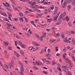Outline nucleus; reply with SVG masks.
Listing matches in <instances>:
<instances>
[{"label":"nucleus","mask_w":75,"mask_h":75,"mask_svg":"<svg viewBox=\"0 0 75 75\" xmlns=\"http://www.w3.org/2000/svg\"><path fill=\"white\" fill-rule=\"evenodd\" d=\"M8 67L9 68H11L12 67H14V66L12 65L10 63L8 65Z\"/></svg>","instance_id":"14"},{"label":"nucleus","mask_w":75,"mask_h":75,"mask_svg":"<svg viewBox=\"0 0 75 75\" xmlns=\"http://www.w3.org/2000/svg\"><path fill=\"white\" fill-rule=\"evenodd\" d=\"M31 23L32 24H34V23H35L33 21H30Z\"/></svg>","instance_id":"53"},{"label":"nucleus","mask_w":75,"mask_h":75,"mask_svg":"<svg viewBox=\"0 0 75 75\" xmlns=\"http://www.w3.org/2000/svg\"><path fill=\"white\" fill-rule=\"evenodd\" d=\"M67 42L68 43H71V41H70V40H68L67 41Z\"/></svg>","instance_id":"57"},{"label":"nucleus","mask_w":75,"mask_h":75,"mask_svg":"<svg viewBox=\"0 0 75 75\" xmlns=\"http://www.w3.org/2000/svg\"><path fill=\"white\" fill-rule=\"evenodd\" d=\"M63 68L64 69L63 70H65V69H66L67 71H68V67H67L66 66H64L63 67Z\"/></svg>","instance_id":"20"},{"label":"nucleus","mask_w":75,"mask_h":75,"mask_svg":"<svg viewBox=\"0 0 75 75\" xmlns=\"http://www.w3.org/2000/svg\"><path fill=\"white\" fill-rule=\"evenodd\" d=\"M33 50H33V51H35V50L38 49V48L37 47H35V48L33 47Z\"/></svg>","instance_id":"43"},{"label":"nucleus","mask_w":75,"mask_h":75,"mask_svg":"<svg viewBox=\"0 0 75 75\" xmlns=\"http://www.w3.org/2000/svg\"><path fill=\"white\" fill-rule=\"evenodd\" d=\"M57 12H58V11H54V15H55V14H56L57 13Z\"/></svg>","instance_id":"35"},{"label":"nucleus","mask_w":75,"mask_h":75,"mask_svg":"<svg viewBox=\"0 0 75 75\" xmlns=\"http://www.w3.org/2000/svg\"><path fill=\"white\" fill-rule=\"evenodd\" d=\"M33 69H37V67L35 66H33Z\"/></svg>","instance_id":"51"},{"label":"nucleus","mask_w":75,"mask_h":75,"mask_svg":"<svg viewBox=\"0 0 75 75\" xmlns=\"http://www.w3.org/2000/svg\"><path fill=\"white\" fill-rule=\"evenodd\" d=\"M72 58H73L74 61L75 62V58L74 57H72Z\"/></svg>","instance_id":"64"},{"label":"nucleus","mask_w":75,"mask_h":75,"mask_svg":"<svg viewBox=\"0 0 75 75\" xmlns=\"http://www.w3.org/2000/svg\"><path fill=\"white\" fill-rule=\"evenodd\" d=\"M8 49L9 50H11V47H10V46H9L8 48Z\"/></svg>","instance_id":"63"},{"label":"nucleus","mask_w":75,"mask_h":75,"mask_svg":"<svg viewBox=\"0 0 75 75\" xmlns=\"http://www.w3.org/2000/svg\"><path fill=\"white\" fill-rule=\"evenodd\" d=\"M2 15L4 16L5 17H7V15H6V13H3L2 14Z\"/></svg>","instance_id":"31"},{"label":"nucleus","mask_w":75,"mask_h":75,"mask_svg":"<svg viewBox=\"0 0 75 75\" xmlns=\"http://www.w3.org/2000/svg\"><path fill=\"white\" fill-rule=\"evenodd\" d=\"M14 53L16 55V57H17L18 58V57H20V54H19L18 53H17L16 52H14Z\"/></svg>","instance_id":"11"},{"label":"nucleus","mask_w":75,"mask_h":75,"mask_svg":"<svg viewBox=\"0 0 75 75\" xmlns=\"http://www.w3.org/2000/svg\"><path fill=\"white\" fill-rule=\"evenodd\" d=\"M6 3L7 5V6L8 7V8H6V9H8V8H10V5H9V4H8V3H7V2H6Z\"/></svg>","instance_id":"15"},{"label":"nucleus","mask_w":75,"mask_h":75,"mask_svg":"<svg viewBox=\"0 0 75 75\" xmlns=\"http://www.w3.org/2000/svg\"><path fill=\"white\" fill-rule=\"evenodd\" d=\"M64 17H63V16H62V14H60L59 18L58 19V20L59 21L58 23H56V25H59V24H61V22H62V21H61V20H63V18Z\"/></svg>","instance_id":"2"},{"label":"nucleus","mask_w":75,"mask_h":75,"mask_svg":"<svg viewBox=\"0 0 75 75\" xmlns=\"http://www.w3.org/2000/svg\"><path fill=\"white\" fill-rule=\"evenodd\" d=\"M20 52L22 55L24 56V52L23 50H21Z\"/></svg>","instance_id":"16"},{"label":"nucleus","mask_w":75,"mask_h":75,"mask_svg":"<svg viewBox=\"0 0 75 75\" xmlns=\"http://www.w3.org/2000/svg\"><path fill=\"white\" fill-rule=\"evenodd\" d=\"M7 13L9 16H10V17H12V15H11V14H10V13Z\"/></svg>","instance_id":"47"},{"label":"nucleus","mask_w":75,"mask_h":75,"mask_svg":"<svg viewBox=\"0 0 75 75\" xmlns=\"http://www.w3.org/2000/svg\"><path fill=\"white\" fill-rule=\"evenodd\" d=\"M42 60L44 63H45V62H47V60H46V59H42Z\"/></svg>","instance_id":"28"},{"label":"nucleus","mask_w":75,"mask_h":75,"mask_svg":"<svg viewBox=\"0 0 75 75\" xmlns=\"http://www.w3.org/2000/svg\"><path fill=\"white\" fill-rule=\"evenodd\" d=\"M71 33L72 34H75V31H71Z\"/></svg>","instance_id":"49"},{"label":"nucleus","mask_w":75,"mask_h":75,"mask_svg":"<svg viewBox=\"0 0 75 75\" xmlns=\"http://www.w3.org/2000/svg\"><path fill=\"white\" fill-rule=\"evenodd\" d=\"M60 54H58V53H57V54H56V55L57 56H58V57H59V55H60Z\"/></svg>","instance_id":"61"},{"label":"nucleus","mask_w":75,"mask_h":75,"mask_svg":"<svg viewBox=\"0 0 75 75\" xmlns=\"http://www.w3.org/2000/svg\"><path fill=\"white\" fill-rule=\"evenodd\" d=\"M68 24H69V27H72V24L71 23V22H69Z\"/></svg>","instance_id":"33"},{"label":"nucleus","mask_w":75,"mask_h":75,"mask_svg":"<svg viewBox=\"0 0 75 75\" xmlns=\"http://www.w3.org/2000/svg\"><path fill=\"white\" fill-rule=\"evenodd\" d=\"M13 20H14V21H18V18H13Z\"/></svg>","instance_id":"36"},{"label":"nucleus","mask_w":75,"mask_h":75,"mask_svg":"<svg viewBox=\"0 0 75 75\" xmlns=\"http://www.w3.org/2000/svg\"><path fill=\"white\" fill-rule=\"evenodd\" d=\"M72 3L73 4H74V5H75V0H73Z\"/></svg>","instance_id":"37"},{"label":"nucleus","mask_w":75,"mask_h":75,"mask_svg":"<svg viewBox=\"0 0 75 75\" xmlns=\"http://www.w3.org/2000/svg\"><path fill=\"white\" fill-rule=\"evenodd\" d=\"M62 38H64V34H62Z\"/></svg>","instance_id":"60"},{"label":"nucleus","mask_w":75,"mask_h":75,"mask_svg":"<svg viewBox=\"0 0 75 75\" xmlns=\"http://www.w3.org/2000/svg\"><path fill=\"white\" fill-rule=\"evenodd\" d=\"M40 25H41V27L42 28H45L47 27V24H45L44 25L42 24H40Z\"/></svg>","instance_id":"8"},{"label":"nucleus","mask_w":75,"mask_h":75,"mask_svg":"<svg viewBox=\"0 0 75 75\" xmlns=\"http://www.w3.org/2000/svg\"><path fill=\"white\" fill-rule=\"evenodd\" d=\"M20 21H21V22H23L24 21L23 20V19L22 17L20 18Z\"/></svg>","instance_id":"26"},{"label":"nucleus","mask_w":75,"mask_h":75,"mask_svg":"<svg viewBox=\"0 0 75 75\" xmlns=\"http://www.w3.org/2000/svg\"><path fill=\"white\" fill-rule=\"evenodd\" d=\"M17 41H16V40L15 41V44L16 46H17Z\"/></svg>","instance_id":"44"},{"label":"nucleus","mask_w":75,"mask_h":75,"mask_svg":"<svg viewBox=\"0 0 75 75\" xmlns=\"http://www.w3.org/2000/svg\"><path fill=\"white\" fill-rule=\"evenodd\" d=\"M43 73H44V74H47V71L45 72V71H43Z\"/></svg>","instance_id":"52"},{"label":"nucleus","mask_w":75,"mask_h":75,"mask_svg":"<svg viewBox=\"0 0 75 75\" xmlns=\"http://www.w3.org/2000/svg\"><path fill=\"white\" fill-rule=\"evenodd\" d=\"M67 8L68 11H69L70 10V9H71V6L70 5H68L67 7Z\"/></svg>","instance_id":"17"},{"label":"nucleus","mask_w":75,"mask_h":75,"mask_svg":"<svg viewBox=\"0 0 75 75\" xmlns=\"http://www.w3.org/2000/svg\"><path fill=\"white\" fill-rule=\"evenodd\" d=\"M35 35L36 37V38H40V36H39V35L37 34H35Z\"/></svg>","instance_id":"30"},{"label":"nucleus","mask_w":75,"mask_h":75,"mask_svg":"<svg viewBox=\"0 0 75 75\" xmlns=\"http://www.w3.org/2000/svg\"><path fill=\"white\" fill-rule=\"evenodd\" d=\"M62 14V16H63V19H64V16H65L66 15V12H64L63 14Z\"/></svg>","instance_id":"22"},{"label":"nucleus","mask_w":75,"mask_h":75,"mask_svg":"<svg viewBox=\"0 0 75 75\" xmlns=\"http://www.w3.org/2000/svg\"><path fill=\"white\" fill-rule=\"evenodd\" d=\"M40 8H43V9H45V8L44 7L40 6Z\"/></svg>","instance_id":"55"},{"label":"nucleus","mask_w":75,"mask_h":75,"mask_svg":"<svg viewBox=\"0 0 75 75\" xmlns=\"http://www.w3.org/2000/svg\"><path fill=\"white\" fill-rule=\"evenodd\" d=\"M19 64L20 65H22V66H23V63H21V62L20 61L19 62Z\"/></svg>","instance_id":"48"},{"label":"nucleus","mask_w":75,"mask_h":75,"mask_svg":"<svg viewBox=\"0 0 75 75\" xmlns=\"http://www.w3.org/2000/svg\"><path fill=\"white\" fill-rule=\"evenodd\" d=\"M58 14L57 15V16H55L54 17V18H53V21H57V18H58V17L59 16V14H60V12H59L57 13Z\"/></svg>","instance_id":"3"},{"label":"nucleus","mask_w":75,"mask_h":75,"mask_svg":"<svg viewBox=\"0 0 75 75\" xmlns=\"http://www.w3.org/2000/svg\"><path fill=\"white\" fill-rule=\"evenodd\" d=\"M51 52V50L50 49H47V52L48 53H50Z\"/></svg>","instance_id":"38"},{"label":"nucleus","mask_w":75,"mask_h":75,"mask_svg":"<svg viewBox=\"0 0 75 75\" xmlns=\"http://www.w3.org/2000/svg\"><path fill=\"white\" fill-rule=\"evenodd\" d=\"M32 43L33 45H34L36 46H40V44L37 43V42H32Z\"/></svg>","instance_id":"6"},{"label":"nucleus","mask_w":75,"mask_h":75,"mask_svg":"<svg viewBox=\"0 0 75 75\" xmlns=\"http://www.w3.org/2000/svg\"><path fill=\"white\" fill-rule=\"evenodd\" d=\"M72 44L73 45H75V39L73 38L72 40Z\"/></svg>","instance_id":"7"},{"label":"nucleus","mask_w":75,"mask_h":75,"mask_svg":"<svg viewBox=\"0 0 75 75\" xmlns=\"http://www.w3.org/2000/svg\"><path fill=\"white\" fill-rule=\"evenodd\" d=\"M24 67L23 66H21V73H24Z\"/></svg>","instance_id":"4"},{"label":"nucleus","mask_w":75,"mask_h":75,"mask_svg":"<svg viewBox=\"0 0 75 75\" xmlns=\"http://www.w3.org/2000/svg\"><path fill=\"white\" fill-rule=\"evenodd\" d=\"M67 38H66L64 39L63 41L67 42Z\"/></svg>","instance_id":"25"},{"label":"nucleus","mask_w":75,"mask_h":75,"mask_svg":"<svg viewBox=\"0 0 75 75\" xmlns=\"http://www.w3.org/2000/svg\"><path fill=\"white\" fill-rule=\"evenodd\" d=\"M54 36L57 38H58V37H59V36H60V35L58 33H57L56 34H54Z\"/></svg>","instance_id":"13"},{"label":"nucleus","mask_w":75,"mask_h":75,"mask_svg":"<svg viewBox=\"0 0 75 75\" xmlns=\"http://www.w3.org/2000/svg\"><path fill=\"white\" fill-rule=\"evenodd\" d=\"M63 71H64V72H67V74H68V72H69L68 70V71L67 70V69L63 70Z\"/></svg>","instance_id":"42"},{"label":"nucleus","mask_w":75,"mask_h":75,"mask_svg":"<svg viewBox=\"0 0 75 75\" xmlns=\"http://www.w3.org/2000/svg\"><path fill=\"white\" fill-rule=\"evenodd\" d=\"M4 6H5L6 7H7V8L8 7V5H7V4H5L4 5Z\"/></svg>","instance_id":"56"},{"label":"nucleus","mask_w":75,"mask_h":75,"mask_svg":"<svg viewBox=\"0 0 75 75\" xmlns=\"http://www.w3.org/2000/svg\"><path fill=\"white\" fill-rule=\"evenodd\" d=\"M33 47H30L29 48V50H33Z\"/></svg>","instance_id":"39"},{"label":"nucleus","mask_w":75,"mask_h":75,"mask_svg":"<svg viewBox=\"0 0 75 75\" xmlns=\"http://www.w3.org/2000/svg\"><path fill=\"white\" fill-rule=\"evenodd\" d=\"M21 46L22 48H26V46L24 44H22Z\"/></svg>","instance_id":"19"},{"label":"nucleus","mask_w":75,"mask_h":75,"mask_svg":"<svg viewBox=\"0 0 75 75\" xmlns=\"http://www.w3.org/2000/svg\"><path fill=\"white\" fill-rule=\"evenodd\" d=\"M67 55V54L66 53H64V54L63 55V58L65 59V56Z\"/></svg>","instance_id":"29"},{"label":"nucleus","mask_w":75,"mask_h":75,"mask_svg":"<svg viewBox=\"0 0 75 75\" xmlns=\"http://www.w3.org/2000/svg\"><path fill=\"white\" fill-rule=\"evenodd\" d=\"M47 35V33L45 32H43L42 33V36L43 37H46V35Z\"/></svg>","instance_id":"9"},{"label":"nucleus","mask_w":75,"mask_h":75,"mask_svg":"<svg viewBox=\"0 0 75 75\" xmlns=\"http://www.w3.org/2000/svg\"><path fill=\"white\" fill-rule=\"evenodd\" d=\"M46 62L47 63V64H49L51 63V62L50 61H47Z\"/></svg>","instance_id":"34"},{"label":"nucleus","mask_w":75,"mask_h":75,"mask_svg":"<svg viewBox=\"0 0 75 75\" xmlns=\"http://www.w3.org/2000/svg\"><path fill=\"white\" fill-rule=\"evenodd\" d=\"M43 38H44L42 36H41L40 38V40L41 41H43Z\"/></svg>","instance_id":"32"},{"label":"nucleus","mask_w":75,"mask_h":75,"mask_svg":"<svg viewBox=\"0 0 75 75\" xmlns=\"http://www.w3.org/2000/svg\"><path fill=\"white\" fill-rule=\"evenodd\" d=\"M36 4V3H35V2L34 1L33 2H32V4H31V6H33L34 4Z\"/></svg>","instance_id":"23"},{"label":"nucleus","mask_w":75,"mask_h":75,"mask_svg":"<svg viewBox=\"0 0 75 75\" xmlns=\"http://www.w3.org/2000/svg\"><path fill=\"white\" fill-rule=\"evenodd\" d=\"M56 64H57V63H53L52 64V65H55Z\"/></svg>","instance_id":"58"},{"label":"nucleus","mask_w":75,"mask_h":75,"mask_svg":"<svg viewBox=\"0 0 75 75\" xmlns=\"http://www.w3.org/2000/svg\"><path fill=\"white\" fill-rule=\"evenodd\" d=\"M67 49V47H65L64 48L63 50V52H65V49Z\"/></svg>","instance_id":"50"},{"label":"nucleus","mask_w":75,"mask_h":75,"mask_svg":"<svg viewBox=\"0 0 75 75\" xmlns=\"http://www.w3.org/2000/svg\"><path fill=\"white\" fill-rule=\"evenodd\" d=\"M36 62V64H37V65H38L40 64V63H39V62H38L37 61Z\"/></svg>","instance_id":"62"},{"label":"nucleus","mask_w":75,"mask_h":75,"mask_svg":"<svg viewBox=\"0 0 75 75\" xmlns=\"http://www.w3.org/2000/svg\"><path fill=\"white\" fill-rule=\"evenodd\" d=\"M4 43L6 47H7L8 46V42H4Z\"/></svg>","instance_id":"12"},{"label":"nucleus","mask_w":75,"mask_h":75,"mask_svg":"<svg viewBox=\"0 0 75 75\" xmlns=\"http://www.w3.org/2000/svg\"><path fill=\"white\" fill-rule=\"evenodd\" d=\"M72 0H65L62 5V8H65V7H66L67 6V3H71V2H72Z\"/></svg>","instance_id":"1"},{"label":"nucleus","mask_w":75,"mask_h":75,"mask_svg":"<svg viewBox=\"0 0 75 75\" xmlns=\"http://www.w3.org/2000/svg\"><path fill=\"white\" fill-rule=\"evenodd\" d=\"M47 4H51V2H48Z\"/></svg>","instance_id":"59"},{"label":"nucleus","mask_w":75,"mask_h":75,"mask_svg":"<svg viewBox=\"0 0 75 75\" xmlns=\"http://www.w3.org/2000/svg\"><path fill=\"white\" fill-rule=\"evenodd\" d=\"M4 66L7 69H8L9 67L6 64H4Z\"/></svg>","instance_id":"18"},{"label":"nucleus","mask_w":75,"mask_h":75,"mask_svg":"<svg viewBox=\"0 0 75 75\" xmlns=\"http://www.w3.org/2000/svg\"><path fill=\"white\" fill-rule=\"evenodd\" d=\"M7 28H8V29H11V28L12 27V25H11L9 24V23H7Z\"/></svg>","instance_id":"5"},{"label":"nucleus","mask_w":75,"mask_h":75,"mask_svg":"<svg viewBox=\"0 0 75 75\" xmlns=\"http://www.w3.org/2000/svg\"><path fill=\"white\" fill-rule=\"evenodd\" d=\"M55 10L54 11H58V7H55Z\"/></svg>","instance_id":"45"},{"label":"nucleus","mask_w":75,"mask_h":75,"mask_svg":"<svg viewBox=\"0 0 75 75\" xmlns=\"http://www.w3.org/2000/svg\"><path fill=\"white\" fill-rule=\"evenodd\" d=\"M57 69H58V70H59V71H61V68L60 67H59V66L57 68Z\"/></svg>","instance_id":"54"},{"label":"nucleus","mask_w":75,"mask_h":75,"mask_svg":"<svg viewBox=\"0 0 75 75\" xmlns=\"http://www.w3.org/2000/svg\"><path fill=\"white\" fill-rule=\"evenodd\" d=\"M18 44L20 45H21L23 44V43L21 41H17Z\"/></svg>","instance_id":"10"},{"label":"nucleus","mask_w":75,"mask_h":75,"mask_svg":"<svg viewBox=\"0 0 75 75\" xmlns=\"http://www.w3.org/2000/svg\"><path fill=\"white\" fill-rule=\"evenodd\" d=\"M19 14L20 16H21V17H23V13L21 12H19Z\"/></svg>","instance_id":"21"},{"label":"nucleus","mask_w":75,"mask_h":75,"mask_svg":"<svg viewBox=\"0 0 75 75\" xmlns=\"http://www.w3.org/2000/svg\"><path fill=\"white\" fill-rule=\"evenodd\" d=\"M66 20L67 21H69V18H68V16H67L66 17Z\"/></svg>","instance_id":"27"},{"label":"nucleus","mask_w":75,"mask_h":75,"mask_svg":"<svg viewBox=\"0 0 75 75\" xmlns=\"http://www.w3.org/2000/svg\"><path fill=\"white\" fill-rule=\"evenodd\" d=\"M32 1H29L28 2V3L29 4H30L31 6V4H32Z\"/></svg>","instance_id":"46"},{"label":"nucleus","mask_w":75,"mask_h":75,"mask_svg":"<svg viewBox=\"0 0 75 75\" xmlns=\"http://www.w3.org/2000/svg\"><path fill=\"white\" fill-rule=\"evenodd\" d=\"M67 74H69L68 75H71V71H68L67 72Z\"/></svg>","instance_id":"41"},{"label":"nucleus","mask_w":75,"mask_h":75,"mask_svg":"<svg viewBox=\"0 0 75 75\" xmlns=\"http://www.w3.org/2000/svg\"><path fill=\"white\" fill-rule=\"evenodd\" d=\"M46 56L47 57H51V54L50 53H48L46 54Z\"/></svg>","instance_id":"24"},{"label":"nucleus","mask_w":75,"mask_h":75,"mask_svg":"<svg viewBox=\"0 0 75 75\" xmlns=\"http://www.w3.org/2000/svg\"><path fill=\"white\" fill-rule=\"evenodd\" d=\"M51 10H54V6L52 5V6L51 8Z\"/></svg>","instance_id":"40"}]
</instances>
